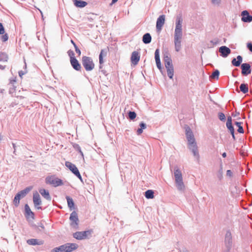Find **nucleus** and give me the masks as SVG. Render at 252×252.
I'll use <instances>...</instances> for the list:
<instances>
[{"instance_id":"79ce46f5","label":"nucleus","mask_w":252,"mask_h":252,"mask_svg":"<svg viewBox=\"0 0 252 252\" xmlns=\"http://www.w3.org/2000/svg\"><path fill=\"white\" fill-rule=\"evenodd\" d=\"M87 71L92 70L94 67V64H83Z\"/></svg>"},{"instance_id":"f8f14e48","label":"nucleus","mask_w":252,"mask_h":252,"mask_svg":"<svg viewBox=\"0 0 252 252\" xmlns=\"http://www.w3.org/2000/svg\"><path fill=\"white\" fill-rule=\"evenodd\" d=\"M224 242L226 247L229 251L232 245L231 234L229 231H227L225 234Z\"/></svg>"},{"instance_id":"6e6d98bb","label":"nucleus","mask_w":252,"mask_h":252,"mask_svg":"<svg viewBox=\"0 0 252 252\" xmlns=\"http://www.w3.org/2000/svg\"><path fill=\"white\" fill-rule=\"evenodd\" d=\"M229 124H232V118L230 116H228L227 117V120L226 125H229Z\"/></svg>"},{"instance_id":"a878e982","label":"nucleus","mask_w":252,"mask_h":252,"mask_svg":"<svg viewBox=\"0 0 252 252\" xmlns=\"http://www.w3.org/2000/svg\"><path fill=\"white\" fill-rule=\"evenodd\" d=\"M32 188L31 187H27L18 192L17 193L18 195H19V196L21 198H23L26 196V195L30 192Z\"/></svg>"},{"instance_id":"c03bdc74","label":"nucleus","mask_w":252,"mask_h":252,"mask_svg":"<svg viewBox=\"0 0 252 252\" xmlns=\"http://www.w3.org/2000/svg\"><path fill=\"white\" fill-rule=\"evenodd\" d=\"M157 67L159 69L161 73L163 74L164 72V64H156Z\"/></svg>"},{"instance_id":"ea45409f","label":"nucleus","mask_w":252,"mask_h":252,"mask_svg":"<svg viewBox=\"0 0 252 252\" xmlns=\"http://www.w3.org/2000/svg\"><path fill=\"white\" fill-rule=\"evenodd\" d=\"M82 232L83 233V236L84 237V239L89 238V236H91L92 233V231L90 230L84 231H82Z\"/></svg>"},{"instance_id":"6ab92c4d","label":"nucleus","mask_w":252,"mask_h":252,"mask_svg":"<svg viewBox=\"0 0 252 252\" xmlns=\"http://www.w3.org/2000/svg\"><path fill=\"white\" fill-rule=\"evenodd\" d=\"M73 4L77 8H84L87 5L88 3L83 0H73Z\"/></svg>"},{"instance_id":"0eeeda50","label":"nucleus","mask_w":252,"mask_h":252,"mask_svg":"<svg viewBox=\"0 0 252 252\" xmlns=\"http://www.w3.org/2000/svg\"><path fill=\"white\" fill-rule=\"evenodd\" d=\"M69 220H70V225L72 227L77 229L78 228L79 219L77 213L75 211H73L70 215Z\"/></svg>"},{"instance_id":"a19ab883","label":"nucleus","mask_w":252,"mask_h":252,"mask_svg":"<svg viewBox=\"0 0 252 252\" xmlns=\"http://www.w3.org/2000/svg\"><path fill=\"white\" fill-rule=\"evenodd\" d=\"M24 69V70H19L18 71V74H19V76L22 78V76L24 75V74H26L27 73V64H24V67H23Z\"/></svg>"},{"instance_id":"39448f33","label":"nucleus","mask_w":252,"mask_h":252,"mask_svg":"<svg viewBox=\"0 0 252 252\" xmlns=\"http://www.w3.org/2000/svg\"><path fill=\"white\" fill-rule=\"evenodd\" d=\"M45 183L47 184L51 185L54 187H57L63 185V181L54 176H47L45 179Z\"/></svg>"},{"instance_id":"5fc2aeb1","label":"nucleus","mask_w":252,"mask_h":252,"mask_svg":"<svg viewBox=\"0 0 252 252\" xmlns=\"http://www.w3.org/2000/svg\"><path fill=\"white\" fill-rule=\"evenodd\" d=\"M211 42L212 43L213 45H217L219 42V40L217 38H215L213 40H212Z\"/></svg>"},{"instance_id":"cd10ccee","label":"nucleus","mask_w":252,"mask_h":252,"mask_svg":"<svg viewBox=\"0 0 252 252\" xmlns=\"http://www.w3.org/2000/svg\"><path fill=\"white\" fill-rule=\"evenodd\" d=\"M65 198L67 202L68 208L70 210L73 209L74 208V203L73 199L69 196H66Z\"/></svg>"},{"instance_id":"393cba45","label":"nucleus","mask_w":252,"mask_h":252,"mask_svg":"<svg viewBox=\"0 0 252 252\" xmlns=\"http://www.w3.org/2000/svg\"><path fill=\"white\" fill-rule=\"evenodd\" d=\"M152 36L150 33H145L142 37V41L145 44H149L151 42Z\"/></svg>"},{"instance_id":"864d4df0","label":"nucleus","mask_w":252,"mask_h":252,"mask_svg":"<svg viewBox=\"0 0 252 252\" xmlns=\"http://www.w3.org/2000/svg\"><path fill=\"white\" fill-rule=\"evenodd\" d=\"M139 126L140 128H142L143 130L146 128V125L144 122H142L140 123Z\"/></svg>"},{"instance_id":"37998d69","label":"nucleus","mask_w":252,"mask_h":252,"mask_svg":"<svg viewBox=\"0 0 252 252\" xmlns=\"http://www.w3.org/2000/svg\"><path fill=\"white\" fill-rule=\"evenodd\" d=\"M128 116L129 118L132 120L134 119L136 117V114L134 111H129L128 113Z\"/></svg>"},{"instance_id":"603ef678","label":"nucleus","mask_w":252,"mask_h":252,"mask_svg":"<svg viewBox=\"0 0 252 252\" xmlns=\"http://www.w3.org/2000/svg\"><path fill=\"white\" fill-rule=\"evenodd\" d=\"M247 47L251 52H252V42H250L247 43Z\"/></svg>"},{"instance_id":"f3484780","label":"nucleus","mask_w":252,"mask_h":252,"mask_svg":"<svg viewBox=\"0 0 252 252\" xmlns=\"http://www.w3.org/2000/svg\"><path fill=\"white\" fill-rule=\"evenodd\" d=\"M167 76L170 79H172L174 76V69L173 64H164Z\"/></svg>"},{"instance_id":"3c124183","label":"nucleus","mask_w":252,"mask_h":252,"mask_svg":"<svg viewBox=\"0 0 252 252\" xmlns=\"http://www.w3.org/2000/svg\"><path fill=\"white\" fill-rule=\"evenodd\" d=\"M5 33L4 28L1 23L0 22V34H3Z\"/></svg>"},{"instance_id":"2eb2a0df","label":"nucleus","mask_w":252,"mask_h":252,"mask_svg":"<svg viewBox=\"0 0 252 252\" xmlns=\"http://www.w3.org/2000/svg\"><path fill=\"white\" fill-rule=\"evenodd\" d=\"M220 56L223 57H227L231 53V50L226 46H221L219 48Z\"/></svg>"},{"instance_id":"69168bd1","label":"nucleus","mask_w":252,"mask_h":252,"mask_svg":"<svg viewBox=\"0 0 252 252\" xmlns=\"http://www.w3.org/2000/svg\"><path fill=\"white\" fill-rule=\"evenodd\" d=\"M12 146H13V149L14 150L13 153L14 154H15V152H16V145H15V143H12Z\"/></svg>"},{"instance_id":"7ed1b4c3","label":"nucleus","mask_w":252,"mask_h":252,"mask_svg":"<svg viewBox=\"0 0 252 252\" xmlns=\"http://www.w3.org/2000/svg\"><path fill=\"white\" fill-rule=\"evenodd\" d=\"M77 247L76 244L66 243L53 249L52 252H70L76 250Z\"/></svg>"},{"instance_id":"f257e3e1","label":"nucleus","mask_w":252,"mask_h":252,"mask_svg":"<svg viewBox=\"0 0 252 252\" xmlns=\"http://www.w3.org/2000/svg\"><path fill=\"white\" fill-rule=\"evenodd\" d=\"M185 129L186 138L188 140V148L192 152L193 156L198 161L200 156L193 133L189 126L186 125Z\"/></svg>"},{"instance_id":"1a4fd4ad","label":"nucleus","mask_w":252,"mask_h":252,"mask_svg":"<svg viewBox=\"0 0 252 252\" xmlns=\"http://www.w3.org/2000/svg\"><path fill=\"white\" fill-rule=\"evenodd\" d=\"M165 21V16L164 15H160L157 19L156 22V30L157 32H160L162 30Z\"/></svg>"},{"instance_id":"f03ea898","label":"nucleus","mask_w":252,"mask_h":252,"mask_svg":"<svg viewBox=\"0 0 252 252\" xmlns=\"http://www.w3.org/2000/svg\"><path fill=\"white\" fill-rule=\"evenodd\" d=\"M174 175L177 189L179 190L183 191L185 187L183 181L182 174L177 167L174 168Z\"/></svg>"},{"instance_id":"72a5a7b5","label":"nucleus","mask_w":252,"mask_h":252,"mask_svg":"<svg viewBox=\"0 0 252 252\" xmlns=\"http://www.w3.org/2000/svg\"><path fill=\"white\" fill-rule=\"evenodd\" d=\"M217 176L220 180H221L223 178V170H222V164L220 163V168L218 171Z\"/></svg>"},{"instance_id":"aec40b11","label":"nucleus","mask_w":252,"mask_h":252,"mask_svg":"<svg viewBox=\"0 0 252 252\" xmlns=\"http://www.w3.org/2000/svg\"><path fill=\"white\" fill-rule=\"evenodd\" d=\"M27 243L30 245H41L43 244V241L32 238L27 240Z\"/></svg>"},{"instance_id":"5701e85b","label":"nucleus","mask_w":252,"mask_h":252,"mask_svg":"<svg viewBox=\"0 0 252 252\" xmlns=\"http://www.w3.org/2000/svg\"><path fill=\"white\" fill-rule=\"evenodd\" d=\"M39 192L41 194V195L46 200L49 201L51 200V197L50 195L48 190L44 189H41L39 190Z\"/></svg>"},{"instance_id":"4d7b16f0","label":"nucleus","mask_w":252,"mask_h":252,"mask_svg":"<svg viewBox=\"0 0 252 252\" xmlns=\"http://www.w3.org/2000/svg\"><path fill=\"white\" fill-rule=\"evenodd\" d=\"M226 176L231 177L232 176V172L230 170H227L226 171Z\"/></svg>"},{"instance_id":"052dcab7","label":"nucleus","mask_w":252,"mask_h":252,"mask_svg":"<svg viewBox=\"0 0 252 252\" xmlns=\"http://www.w3.org/2000/svg\"><path fill=\"white\" fill-rule=\"evenodd\" d=\"M38 227H40L42 229H44V225L43 224V223H42L41 222H40L39 225H38Z\"/></svg>"},{"instance_id":"2f4dec72","label":"nucleus","mask_w":252,"mask_h":252,"mask_svg":"<svg viewBox=\"0 0 252 252\" xmlns=\"http://www.w3.org/2000/svg\"><path fill=\"white\" fill-rule=\"evenodd\" d=\"M73 237L77 240H83V233L82 231H77L73 234Z\"/></svg>"},{"instance_id":"bf43d9fd","label":"nucleus","mask_w":252,"mask_h":252,"mask_svg":"<svg viewBox=\"0 0 252 252\" xmlns=\"http://www.w3.org/2000/svg\"><path fill=\"white\" fill-rule=\"evenodd\" d=\"M239 115H240V112H237V111H236L235 112V113H233V114H232V116L233 117H236L238 116Z\"/></svg>"},{"instance_id":"20e7f679","label":"nucleus","mask_w":252,"mask_h":252,"mask_svg":"<svg viewBox=\"0 0 252 252\" xmlns=\"http://www.w3.org/2000/svg\"><path fill=\"white\" fill-rule=\"evenodd\" d=\"M183 18L181 14H179L176 18V27L174 32V37H182V24Z\"/></svg>"},{"instance_id":"423d86ee","label":"nucleus","mask_w":252,"mask_h":252,"mask_svg":"<svg viewBox=\"0 0 252 252\" xmlns=\"http://www.w3.org/2000/svg\"><path fill=\"white\" fill-rule=\"evenodd\" d=\"M65 166L83 182L81 175L76 165L69 161H66Z\"/></svg>"},{"instance_id":"de8ad7c7","label":"nucleus","mask_w":252,"mask_h":252,"mask_svg":"<svg viewBox=\"0 0 252 252\" xmlns=\"http://www.w3.org/2000/svg\"><path fill=\"white\" fill-rule=\"evenodd\" d=\"M1 39L2 42H6L8 39V35L7 33H4L1 34Z\"/></svg>"},{"instance_id":"9d476101","label":"nucleus","mask_w":252,"mask_h":252,"mask_svg":"<svg viewBox=\"0 0 252 252\" xmlns=\"http://www.w3.org/2000/svg\"><path fill=\"white\" fill-rule=\"evenodd\" d=\"M241 20L244 23H251L252 22V16L246 10H243L241 13Z\"/></svg>"},{"instance_id":"dca6fc26","label":"nucleus","mask_w":252,"mask_h":252,"mask_svg":"<svg viewBox=\"0 0 252 252\" xmlns=\"http://www.w3.org/2000/svg\"><path fill=\"white\" fill-rule=\"evenodd\" d=\"M25 216L27 220H29L30 218L32 220L34 219V214L31 211L28 204L25 205Z\"/></svg>"},{"instance_id":"4be33fe9","label":"nucleus","mask_w":252,"mask_h":252,"mask_svg":"<svg viewBox=\"0 0 252 252\" xmlns=\"http://www.w3.org/2000/svg\"><path fill=\"white\" fill-rule=\"evenodd\" d=\"M68 56L70 58V63H79L78 61L76 59L75 57V54L73 51L71 50H69L67 51Z\"/></svg>"},{"instance_id":"6e6552de","label":"nucleus","mask_w":252,"mask_h":252,"mask_svg":"<svg viewBox=\"0 0 252 252\" xmlns=\"http://www.w3.org/2000/svg\"><path fill=\"white\" fill-rule=\"evenodd\" d=\"M234 66H239L241 65L242 74L244 76H247L251 72V67L250 64H232Z\"/></svg>"},{"instance_id":"c9c22d12","label":"nucleus","mask_w":252,"mask_h":252,"mask_svg":"<svg viewBox=\"0 0 252 252\" xmlns=\"http://www.w3.org/2000/svg\"><path fill=\"white\" fill-rule=\"evenodd\" d=\"M20 199L21 198L20 197L19 195H18V194L17 193L13 199V204L16 207L19 206Z\"/></svg>"},{"instance_id":"774afa93","label":"nucleus","mask_w":252,"mask_h":252,"mask_svg":"<svg viewBox=\"0 0 252 252\" xmlns=\"http://www.w3.org/2000/svg\"><path fill=\"white\" fill-rule=\"evenodd\" d=\"M183 252H189V250H188L187 249H184L183 250Z\"/></svg>"},{"instance_id":"9b49d317","label":"nucleus","mask_w":252,"mask_h":252,"mask_svg":"<svg viewBox=\"0 0 252 252\" xmlns=\"http://www.w3.org/2000/svg\"><path fill=\"white\" fill-rule=\"evenodd\" d=\"M162 55L164 63H172L170 54L167 48L163 49Z\"/></svg>"},{"instance_id":"a211bd4d","label":"nucleus","mask_w":252,"mask_h":252,"mask_svg":"<svg viewBox=\"0 0 252 252\" xmlns=\"http://www.w3.org/2000/svg\"><path fill=\"white\" fill-rule=\"evenodd\" d=\"M140 60V55L138 52L133 51L131 55V63H138Z\"/></svg>"},{"instance_id":"412c9836","label":"nucleus","mask_w":252,"mask_h":252,"mask_svg":"<svg viewBox=\"0 0 252 252\" xmlns=\"http://www.w3.org/2000/svg\"><path fill=\"white\" fill-rule=\"evenodd\" d=\"M182 37H174L175 50L179 52L181 47V39Z\"/></svg>"},{"instance_id":"58836bf2","label":"nucleus","mask_w":252,"mask_h":252,"mask_svg":"<svg viewBox=\"0 0 252 252\" xmlns=\"http://www.w3.org/2000/svg\"><path fill=\"white\" fill-rule=\"evenodd\" d=\"M82 63H93V61L91 57L83 56L82 57Z\"/></svg>"},{"instance_id":"bb28decb","label":"nucleus","mask_w":252,"mask_h":252,"mask_svg":"<svg viewBox=\"0 0 252 252\" xmlns=\"http://www.w3.org/2000/svg\"><path fill=\"white\" fill-rule=\"evenodd\" d=\"M107 55V49H102L100 51V53L99 55V63H103L104 57H106Z\"/></svg>"},{"instance_id":"4c0bfd02","label":"nucleus","mask_w":252,"mask_h":252,"mask_svg":"<svg viewBox=\"0 0 252 252\" xmlns=\"http://www.w3.org/2000/svg\"><path fill=\"white\" fill-rule=\"evenodd\" d=\"M243 58L241 56L238 55L237 58H233L231 63H242Z\"/></svg>"},{"instance_id":"13d9d810","label":"nucleus","mask_w":252,"mask_h":252,"mask_svg":"<svg viewBox=\"0 0 252 252\" xmlns=\"http://www.w3.org/2000/svg\"><path fill=\"white\" fill-rule=\"evenodd\" d=\"M143 132V129L142 128H139L137 130V135H140Z\"/></svg>"},{"instance_id":"b1692460","label":"nucleus","mask_w":252,"mask_h":252,"mask_svg":"<svg viewBox=\"0 0 252 252\" xmlns=\"http://www.w3.org/2000/svg\"><path fill=\"white\" fill-rule=\"evenodd\" d=\"M16 83V77H12L9 79V83L8 84L9 86H11L13 87V88H9V93H13L15 92L16 90V87L15 86V84Z\"/></svg>"},{"instance_id":"a18cd8bd","label":"nucleus","mask_w":252,"mask_h":252,"mask_svg":"<svg viewBox=\"0 0 252 252\" xmlns=\"http://www.w3.org/2000/svg\"><path fill=\"white\" fill-rule=\"evenodd\" d=\"M73 147L75 149H76L77 151H78L80 153V154L81 155V156L82 157H83V153L81 151V148L80 146L78 144H75L73 145Z\"/></svg>"},{"instance_id":"4468645a","label":"nucleus","mask_w":252,"mask_h":252,"mask_svg":"<svg viewBox=\"0 0 252 252\" xmlns=\"http://www.w3.org/2000/svg\"><path fill=\"white\" fill-rule=\"evenodd\" d=\"M33 202L34 207L37 209H41V207L39 206L41 204V200L39 194L36 192L33 195Z\"/></svg>"},{"instance_id":"e433bc0d","label":"nucleus","mask_w":252,"mask_h":252,"mask_svg":"<svg viewBox=\"0 0 252 252\" xmlns=\"http://www.w3.org/2000/svg\"><path fill=\"white\" fill-rule=\"evenodd\" d=\"M235 125L238 126V128L237 129V131L240 133H243L244 131L243 126H241L242 123L239 122H235Z\"/></svg>"},{"instance_id":"49530a36","label":"nucleus","mask_w":252,"mask_h":252,"mask_svg":"<svg viewBox=\"0 0 252 252\" xmlns=\"http://www.w3.org/2000/svg\"><path fill=\"white\" fill-rule=\"evenodd\" d=\"M218 117L221 121L224 122L225 121V116L222 112L219 113Z\"/></svg>"},{"instance_id":"680f3d73","label":"nucleus","mask_w":252,"mask_h":252,"mask_svg":"<svg viewBox=\"0 0 252 252\" xmlns=\"http://www.w3.org/2000/svg\"><path fill=\"white\" fill-rule=\"evenodd\" d=\"M118 0H112L111 2L110 3V5L112 6L113 4L117 2Z\"/></svg>"},{"instance_id":"c756f323","label":"nucleus","mask_w":252,"mask_h":252,"mask_svg":"<svg viewBox=\"0 0 252 252\" xmlns=\"http://www.w3.org/2000/svg\"><path fill=\"white\" fill-rule=\"evenodd\" d=\"M8 56L5 52H0V62H7Z\"/></svg>"},{"instance_id":"7c9ffc66","label":"nucleus","mask_w":252,"mask_h":252,"mask_svg":"<svg viewBox=\"0 0 252 252\" xmlns=\"http://www.w3.org/2000/svg\"><path fill=\"white\" fill-rule=\"evenodd\" d=\"M155 59L156 63H161L160 59L159 49L157 48L155 52Z\"/></svg>"},{"instance_id":"473e14b6","label":"nucleus","mask_w":252,"mask_h":252,"mask_svg":"<svg viewBox=\"0 0 252 252\" xmlns=\"http://www.w3.org/2000/svg\"><path fill=\"white\" fill-rule=\"evenodd\" d=\"M240 91L243 94H246L249 91L248 85L247 84H241L240 86Z\"/></svg>"},{"instance_id":"338daca9","label":"nucleus","mask_w":252,"mask_h":252,"mask_svg":"<svg viewBox=\"0 0 252 252\" xmlns=\"http://www.w3.org/2000/svg\"><path fill=\"white\" fill-rule=\"evenodd\" d=\"M222 156L223 158H225L226 157V153L224 152L222 154Z\"/></svg>"},{"instance_id":"09e8293b","label":"nucleus","mask_w":252,"mask_h":252,"mask_svg":"<svg viewBox=\"0 0 252 252\" xmlns=\"http://www.w3.org/2000/svg\"><path fill=\"white\" fill-rule=\"evenodd\" d=\"M71 65L76 70H80L81 68V64H71Z\"/></svg>"},{"instance_id":"0e129e2a","label":"nucleus","mask_w":252,"mask_h":252,"mask_svg":"<svg viewBox=\"0 0 252 252\" xmlns=\"http://www.w3.org/2000/svg\"><path fill=\"white\" fill-rule=\"evenodd\" d=\"M5 68V65H3L2 64H0V69H4Z\"/></svg>"},{"instance_id":"8fccbe9b","label":"nucleus","mask_w":252,"mask_h":252,"mask_svg":"<svg viewBox=\"0 0 252 252\" xmlns=\"http://www.w3.org/2000/svg\"><path fill=\"white\" fill-rule=\"evenodd\" d=\"M227 128L229 130L230 133H234V128L232 124L226 125Z\"/></svg>"},{"instance_id":"ddd939ff","label":"nucleus","mask_w":252,"mask_h":252,"mask_svg":"<svg viewBox=\"0 0 252 252\" xmlns=\"http://www.w3.org/2000/svg\"><path fill=\"white\" fill-rule=\"evenodd\" d=\"M99 64V70L104 75L107 76L111 71L112 69L110 64Z\"/></svg>"},{"instance_id":"c85d7f7f","label":"nucleus","mask_w":252,"mask_h":252,"mask_svg":"<svg viewBox=\"0 0 252 252\" xmlns=\"http://www.w3.org/2000/svg\"><path fill=\"white\" fill-rule=\"evenodd\" d=\"M154 192L153 190L148 189L145 192V196L147 199H153L154 197Z\"/></svg>"},{"instance_id":"e2e57ef3","label":"nucleus","mask_w":252,"mask_h":252,"mask_svg":"<svg viewBox=\"0 0 252 252\" xmlns=\"http://www.w3.org/2000/svg\"><path fill=\"white\" fill-rule=\"evenodd\" d=\"M75 51H76V53H77V54H78V55L79 56H80V55H81V52L79 48H78V49H76V50H75Z\"/></svg>"},{"instance_id":"f704fd0d","label":"nucleus","mask_w":252,"mask_h":252,"mask_svg":"<svg viewBox=\"0 0 252 252\" xmlns=\"http://www.w3.org/2000/svg\"><path fill=\"white\" fill-rule=\"evenodd\" d=\"M220 75V71L218 69H216L210 76L211 79H218Z\"/></svg>"}]
</instances>
